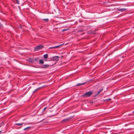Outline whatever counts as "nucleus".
I'll return each instance as SVG.
<instances>
[{
	"mask_svg": "<svg viewBox=\"0 0 134 134\" xmlns=\"http://www.w3.org/2000/svg\"><path fill=\"white\" fill-rule=\"evenodd\" d=\"M59 57L58 56H55L51 58V59L50 60H47L46 59H45L44 60L45 61H58L59 60Z\"/></svg>",
	"mask_w": 134,
	"mask_h": 134,
	"instance_id": "obj_1",
	"label": "nucleus"
},
{
	"mask_svg": "<svg viewBox=\"0 0 134 134\" xmlns=\"http://www.w3.org/2000/svg\"><path fill=\"white\" fill-rule=\"evenodd\" d=\"M92 94L93 93L91 91H88L84 93L82 95V96L85 97H90Z\"/></svg>",
	"mask_w": 134,
	"mask_h": 134,
	"instance_id": "obj_2",
	"label": "nucleus"
},
{
	"mask_svg": "<svg viewBox=\"0 0 134 134\" xmlns=\"http://www.w3.org/2000/svg\"><path fill=\"white\" fill-rule=\"evenodd\" d=\"M43 47V46L42 45H39L35 47L34 48V51H37L41 49H42Z\"/></svg>",
	"mask_w": 134,
	"mask_h": 134,
	"instance_id": "obj_3",
	"label": "nucleus"
},
{
	"mask_svg": "<svg viewBox=\"0 0 134 134\" xmlns=\"http://www.w3.org/2000/svg\"><path fill=\"white\" fill-rule=\"evenodd\" d=\"M55 64V63H53L52 64L43 65L42 68H46L49 66H52L53 65Z\"/></svg>",
	"mask_w": 134,
	"mask_h": 134,
	"instance_id": "obj_4",
	"label": "nucleus"
},
{
	"mask_svg": "<svg viewBox=\"0 0 134 134\" xmlns=\"http://www.w3.org/2000/svg\"><path fill=\"white\" fill-rule=\"evenodd\" d=\"M72 118V117H70L69 118H67L66 119H64L63 120L61 121V123H64L65 122H67L69 120L71 119Z\"/></svg>",
	"mask_w": 134,
	"mask_h": 134,
	"instance_id": "obj_5",
	"label": "nucleus"
},
{
	"mask_svg": "<svg viewBox=\"0 0 134 134\" xmlns=\"http://www.w3.org/2000/svg\"><path fill=\"white\" fill-rule=\"evenodd\" d=\"M28 61L32 63H34V58H30L28 59Z\"/></svg>",
	"mask_w": 134,
	"mask_h": 134,
	"instance_id": "obj_6",
	"label": "nucleus"
},
{
	"mask_svg": "<svg viewBox=\"0 0 134 134\" xmlns=\"http://www.w3.org/2000/svg\"><path fill=\"white\" fill-rule=\"evenodd\" d=\"M43 87H38V88H37V89H35L34 91H33V93H35L36 92L38 91H39L40 89H41V88H42Z\"/></svg>",
	"mask_w": 134,
	"mask_h": 134,
	"instance_id": "obj_7",
	"label": "nucleus"
},
{
	"mask_svg": "<svg viewBox=\"0 0 134 134\" xmlns=\"http://www.w3.org/2000/svg\"><path fill=\"white\" fill-rule=\"evenodd\" d=\"M126 9L125 8L118 9H117V10L121 11V12L125 11L126 10Z\"/></svg>",
	"mask_w": 134,
	"mask_h": 134,
	"instance_id": "obj_8",
	"label": "nucleus"
},
{
	"mask_svg": "<svg viewBox=\"0 0 134 134\" xmlns=\"http://www.w3.org/2000/svg\"><path fill=\"white\" fill-rule=\"evenodd\" d=\"M44 62L43 60V59L40 60H39V63L41 64H42L44 63Z\"/></svg>",
	"mask_w": 134,
	"mask_h": 134,
	"instance_id": "obj_9",
	"label": "nucleus"
},
{
	"mask_svg": "<svg viewBox=\"0 0 134 134\" xmlns=\"http://www.w3.org/2000/svg\"><path fill=\"white\" fill-rule=\"evenodd\" d=\"M43 57L45 59L48 58V55L47 54H46L43 56Z\"/></svg>",
	"mask_w": 134,
	"mask_h": 134,
	"instance_id": "obj_10",
	"label": "nucleus"
},
{
	"mask_svg": "<svg viewBox=\"0 0 134 134\" xmlns=\"http://www.w3.org/2000/svg\"><path fill=\"white\" fill-rule=\"evenodd\" d=\"M34 62L35 61V62H38V60L39 59V58L38 57H37V58L34 57Z\"/></svg>",
	"mask_w": 134,
	"mask_h": 134,
	"instance_id": "obj_11",
	"label": "nucleus"
},
{
	"mask_svg": "<svg viewBox=\"0 0 134 134\" xmlns=\"http://www.w3.org/2000/svg\"><path fill=\"white\" fill-rule=\"evenodd\" d=\"M23 123H16L15 124V125L21 126L22 125Z\"/></svg>",
	"mask_w": 134,
	"mask_h": 134,
	"instance_id": "obj_12",
	"label": "nucleus"
},
{
	"mask_svg": "<svg viewBox=\"0 0 134 134\" xmlns=\"http://www.w3.org/2000/svg\"><path fill=\"white\" fill-rule=\"evenodd\" d=\"M86 83L85 82V83H79L76 86H80L81 85H83Z\"/></svg>",
	"mask_w": 134,
	"mask_h": 134,
	"instance_id": "obj_13",
	"label": "nucleus"
},
{
	"mask_svg": "<svg viewBox=\"0 0 134 134\" xmlns=\"http://www.w3.org/2000/svg\"><path fill=\"white\" fill-rule=\"evenodd\" d=\"M43 20L44 21L46 22H47L48 21L49 19H43Z\"/></svg>",
	"mask_w": 134,
	"mask_h": 134,
	"instance_id": "obj_14",
	"label": "nucleus"
},
{
	"mask_svg": "<svg viewBox=\"0 0 134 134\" xmlns=\"http://www.w3.org/2000/svg\"><path fill=\"white\" fill-rule=\"evenodd\" d=\"M31 128V127H30V126H29V127H27L25 128L24 129V130H26L27 129H30V128Z\"/></svg>",
	"mask_w": 134,
	"mask_h": 134,
	"instance_id": "obj_15",
	"label": "nucleus"
},
{
	"mask_svg": "<svg viewBox=\"0 0 134 134\" xmlns=\"http://www.w3.org/2000/svg\"><path fill=\"white\" fill-rule=\"evenodd\" d=\"M24 26L23 25H21L20 24L19 27L21 29H22L23 27H24Z\"/></svg>",
	"mask_w": 134,
	"mask_h": 134,
	"instance_id": "obj_16",
	"label": "nucleus"
},
{
	"mask_svg": "<svg viewBox=\"0 0 134 134\" xmlns=\"http://www.w3.org/2000/svg\"><path fill=\"white\" fill-rule=\"evenodd\" d=\"M62 44H61V45H59L58 46H54L55 49L57 48H59L60 46H62Z\"/></svg>",
	"mask_w": 134,
	"mask_h": 134,
	"instance_id": "obj_17",
	"label": "nucleus"
},
{
	"mask_svg": "<svg viewBox=\"0 0 134 134\" xmlns=\"http://www.w3.org/2000/svg\"><path fill=\"white\" fill-rule=\"evenodd\" d=\"M83 31H84V30H83L80 29V30H78V32H83Z\"/></svg>",
	"mask_w": 134,
	"mask_h": 134,
	"instance_id": "obj_18",
	"label": "nucleus"
},
{
	"mask_svg": "<svg viewBox=\"0 0 134 134\" xmlns=\"http://www.w3.org/2000/svg\"><path fill=\"white\" fill-rule=\"evenodd\" d=\"M15 2H16V3L18 4H19V1H18V0H15Z\"/></svg>",
	"mask_w": 134,
	"mask_h": 134,
	"instance_id": "obj_19",
	"label": "nucleus"
},
{
	"mask_svg": "<svg viewBox=\"0 0 134 134\" xmlns=\"http://www.w3.org/2000/svg\"><path fill=\"white\" fill-rule=\"evenodd\" d=\"M48 108V107H45V108H44V109H43V111H42V112H44L45 110H46V109L47 108Z\"/></svg>",
	"mask_w": 134,
	"mask_h": 134,
	"instance_id": "obj_20",
	"label": "nucleus"
},
{
	"mask_svg": "<svg viewBox=\"0 0 134 134\" xmlns=\"http://www.w3.org/2000/svg\"><path fill=\"white\" fill-rule=\"evenodd\" d=\"M3 27V25L1 23H0V28H2Z\"/></svg>",
	"mask_w": 134,
	"mask_h": 134,
	"instance_id": "obj_21",
	"label": "nucleus"
},
{
	"mask_svg": "<svg viewBox=\"0 0 134 134\" xmlns=\"http://www.w3.org/2000/svg\"><path fill=\"white\" fill-rule=\"evenodd\" d=\"M103 90V89H101V90H100L97 93L98 94H99Z\"/></svg>",
	"mask_w": 134,
	"mask_h": 134,
	"instance_id": "obj_22",
	"label": "nucleus"
},
{
	"mask_svg": "<svg viewBox=\"0 0 134 134\" xmlns=\"http://www.w3.org/2000/svg\"><path fill=\"white\" fill-rule=\"evenodd\" d=\"M55 49L54 46L53 47H50L49 48V49Z\"/></svg>",
	"mask_w": 134,
	"mask_h": 134,
	"instance_id": "obj_23",
	"label": "nucleus"
},
{
	"mask_svg": "<svg viewBox=\"0 0 134 134\" xmlns=\"http://www.w3.org/2000/svg\"><path fill=\"white\" fill-rule=\"evenodd\" d=\"M111 100V99L110 98H109V99H107L104 100V101H109V100Z\"/></svg>",
	"mask_w": 134,
	"mask_h": 134,
	"instance_id": "obj_24",
	"label": "nucleus"
},
{
	"mask_svg": "<svg viewBox=\"0 0 134 134\" xmlns=\"http://www.w3.org/2000/svg\"><path fill=\"white\" fill-rule=\"evenodd\" d=\"M68 29H64L63 30H62V32H64L65 31L67 30H68Z\"/></svg>",
	"mask_w": 134,
	"mask_h": 134,
	"instance_id": "obj_25",
	"label": "nucleus"
},
{
	"mask_svg": "<svg viewBox=\"0 0 134 134\" xmlns=\"http://www.w3.org/2000/svg\"><path fill=\"white\" fill-rule=\"evenodd\" d=\"M51 61V62L50 63V64H52L53 63H56V62H55V63H54V62H53V61Z\"/></svg>",
	"mask_w": 134,
	"mask_h": 134,
	"instance_id": "obj_26",
	"label": "nucleus"
},
{
	"mask_svg": "<svg viewBox=\"0 0 134 134\" xmlns=\"http://www.w3.org/2000/svg\"><path fill=\"white\" fill-rule=\"evenodd\" d=\"M91 33L92 34H95L96 33L94 31H92L91 32Z\"/></svg>",
	"mask_w": 134,
	"mask_h": 134,
	"instance_id": "obj_27",
	"label": "nucleus"
},
{
	"mask_svg": "<svg viewBox=\"0 0 134 134\" xmlns=\"http://www.w3.org/2000/svg\"><path fill=\"white\" fill-rule=\"evenodd\" d=\"M99 94H98L97 93L95 95V97L97 96Z\"/></svg>",
	"mask_w": 134,
	"mask_h": 134,
	"instance_id": "obj_28",
	"label": "nucleus"
},
{
	"mask_svg": "<svg viewBox=\"0 0 134 134\" xmlns=\"http://www.w3.org/2000/svg\"><path fill=\"white\" fill-rule=\"evenodd\" d=\"M99 94H98L97 93L95 95V97L97 96Z\"/></svg>",
	"mask_w": 134,
	"mask_h": 134,
	"instance_id": "obj_29",
	"label": "nucleus"
},
{
	"mask_svg": "<svg viewBox=\"0 0 134 134\" xmlns=\"http://www.w3.org/2000/svg\"><path fill=\"white\" fill-rule=\"evenodd\" d=\"M63 55H62V56H61V58H63Z\"/></svg>",
	"mask_w": 134,
	"mask_h": 134,
	"instance_id": "obj_30",
	"label": "nucleus"
},
{
	"mask_svg": "<svg viewBox=\"0 0 134 134\" xmlns=\"http://www.w3.org/2000/svg\"><path fill=\"white\" fill-rule=\"evenodd\" d=\"M2 132V131H0V134Z\"/></svg>",
	"mask_w": 134,
	"mask_h": 134,
	"instance_id": "obj_31",
	"label": "nucleus"
},
{
	"mask_svg": "<svg viewBox=\"0 0 134 134\" xmlns=\"http://www.w3.org/2000/svg\"><path fill=\"white\" fill-rule=\"evenodd\" d=\"M133 113H134V111H133Z\"/></svg>",
	"mask_w": 134,
	"mask_h": 134,
	"instance_id": "obj_32",
	"label": "nucleus"
},
{
	"mask_svg": "<svg viewBox=\"0 0 134 134\" xmlns=\"http://www.w3.org/2000/svg\"><path fill=\"white\" fill-rule=\"evenodd\" d=\"M1 126H0V127Z\"/></svg>",
	"mask_w": 134,
	"mask_h": 134,
	"instance_id": "obj_33",
	"label": "nucleus"
}]
</instances>
